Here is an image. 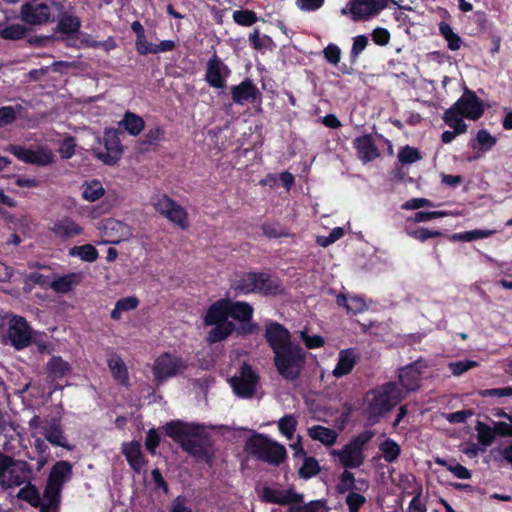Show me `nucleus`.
I'll list each match as a JSON object with an SVG mask.
<instances>
[{"label":"nucleus","instance_id":"1","mask_svg":"<svg viewBox=\"0 0 512 512\" xmlns=\"http://www.w3.org/2000/svg\"><path fill=\"white\" fill-rule=\"evenodd\" d=\"M291 337L283 324L272 320L265 324L264 338L274 354V367L289 382L300 377L306 360L305 351L299 344L293 343Z\"/></svg>","mask_w":512,"mask_h":512},{"label":"nucleus","instance_id":"2","mask_svg":"<svg viewBox=\"0 0 512 512\" xmlns=\"http://www.w3.org/2000/svg\"><path fill=\"white\" fill-rule=\"evenodd\" d=\"M162 429L183 451L197 461L211 464L213 440L203 424L176 419L167 422Z\"/></svg>","mask_w":512,"mask_h":512},{"label":"nucleus","instance_id":"3","mask_svg":"<svg viewBox=\"0 0 512 512\" xmlns=\"http://www.w3.org/2000/svg\"><path fill=\"white\" fill-rule=\"evenodd\" d=\"M404 398L396 382H386L369 389L363 396L362 411L370 425H376L381 418L394 409Z\"/></svg>","mask_w":512,"mask_h":512},{"label":"nucleus","instance_id":"4","mask_svg":"<svg viewBox=\"0 0 512 512\" xmlns=\"http://www.w3.org/2000/svg\"><path fill=\"white\" fill-rule=\"evenodd\" d=\"M203 324L212 327L206 335L208 344L222 342L234 333L236 325L229 320L228 298L218 299L207 308Z\"/></svg>","mask_w":512,"mask_h":512},{"label":"nucleus","instance_id":"5","mask_svg":"<svg viewBox=\"0 0 512 512\" xmlns=\"http://www.w3.org/2000/svg\"><path fill=\"white\" fill-rule=\"evenodd\" d=\"M244 450L252 457L273 466L281 465L287 458L286 448L262 433H254L245 442Z\"/></svg>","mask_w":512,"mask_h":512},{"label":"nucleus","instance_id":"6","mask_svg":"<svg viewBox=\"0 0 512 512\" xmlns=\"http://www.w3.org/2000/svg\"><path fill=\"white\" fill-rule=\"evenodd\" d=\"M33 477L32 466L27 461L14 459L0 451V486L3 489L19 487Z\"/></svg>","mask_w":512,"mask_h":512},{"label":"nucleus","instance_id":"7","mask_svg":"<svg viewBox=\"0 0 512 512\" xmlns=\"http://www.w3.org/2000/svg\"><path fill=\"white\" fill-rule=\"evenodd\" d=\"M374 437V432L365 430L353 437L341 450H334L345 469L359 468L365 461L364 448Z\"/></svg>","mask_w":512,"mask_h":512},{"label":"nucleus","instance_id":"8","mask_svg":"<svg viewBox=\"0 0 512 512\" xmlns=\"http://www.w3.org/2000/svg\"><path fill=\"white\" fill-rule=\"evenodd\" d=\"M186 369L187 364L182 358L169 352H164L155 359L152 372L155 380L158 383H162Z\"/></svg>","mask_w":512,"mask_h":512},{"label":"nucleus","instance_id":"9","mask_svg":"<svg viewBox=\"0 0 512 512\" xmlns=\"http://www.w3.org/2000/svg\"><path fill=\"white\" fill-rule=\"evenodd\" d=\"M152 205L159 214L178 225L181 229L184 230L188 227L187 211L167 195L164 194L156 197L153 199Z\"/></svg>","mask_w":512,"mask_h":512},{"label":"nucleus","instance_id":"10","mask_svg":"<svg viewBox=\"0 0 512 512\" xmlns=\"http://www.w3.org/2000/svg\"><path fill=\"white\" fill-rule=\"evenodd\" d=\"M6 337L16 350H22L31 344L32 329L24 317L13 315L8 321Z\"/></svg>","mask_w":512,"mask_h":512},{"label":"nucleus","instance_id":"11","mask_svg":"<svg viewBox=\"0 0 512 512\" xmlns=\"http://www.w3.org/2000/svg\"><path fill=\"white\" fill-rule=\"evenodd\" d=\"M258 382L259 375L248 363H243L240 367L239 376H234L230 381L233 392L241 398L253 397Z\"/></svg>","mask_w":512,"mask_h":512},{"label":"nucleus","instance_id":"12","mask_svg":"<svg viewBox=\"0 0 512 512\" xmlns=\"http://www.w3.org/2000/svg\"><path fill=\"white\" fill-rule=\"evenodd\" d=\"M7 151L27 164L44 167L54 162V155L52 151L44 147H39L38 149L33 150L21 145L10 144Z\"/></svg>","mask_w":512,"mask_h":512},{"label":"nucleus","instance_id":"13","mask_svg":"<svg viewBox=\"0 0 512 512\" xmlns=\"http://www.w3.org/2000/svg\"><path fill=\"white\" fill-rule=\"evenodd\" d=\"M460 112L462 117L476 121L482 117L485 111L483 101L476 95L473 90L464 89L460 98L452 105Z\"/></svg>","mask_w":512,"mask_h":512},{"label":"nucleus","instance_id":"14","mask_svg":"<svg viewBox=\"0 0 512 512\" xmlns=\"http://www.w3.org/2000/svg\"><path fill=\"white\" fill-rule=\"evenodd\" d=\"M428 363L425 359L419 358L412 363L399 369L398 379L401 386L407 391H416L420 387V381Z\"/></svg>","mask_w":512,"mask_h":512},{"label":"nucleus","instance_id":"15","mask_svg":"<svg viewBox=\"0 0 512 512\" xmlns=\"http://www.w3.org/2000/svg\"><path fill=\"white\" fill-rule=\"evenodd\" d=\"M230 74V68L214 52L207 61L205 81L213 88L222 89L226 86V79Z\"/></svg>","mask_w":512,"mask_h":512},{"label":"nucleus","instance_id":"16","mask_svg":"<svg viewBox=\"0 0 512 512\" xmlns=\"http://www.w3.org/2000/svg\"><path fill=\"white\" fill-rule=\"evenodd\" d=\"M389 0H350L349 10L354 21H367L387 7Z\"/></svg>","mask_w":512,"mask_h":512},{"label":"nucleus","instance_id":"17","mask_svg":"<svg viewBox=\"0 0 512 512\" xmlns=\"http://www.w3.org/2000/svg\"><path fill=\"white\" fill-rule=\"evenodd\" d=\"M260 499L265 503L287 505L303 502V494L296 492L293 488L279 490L265 486L261 491Z\"/></svg>","mask_w":512,"mask_h":512},{"label":"nucleus","instance_id":"18","mask_svg":"<svg viewBox=\"0 0 512 512\" xmlns=\"http://www.w3.org/2000/svg\"><path fill=\"white\" fill-rule=\"evenodd\" d=\"M103 139L106 152L99 153L98 158L106 165H114L121 159L123 154V147L118 132L114 129H108L104 132Z\"/></svg>","mask_w":512,"mask_h":512},{"label":"nucleus","instance_id":"19","mask_svg":"<svg viewBox=\"0 0 512 512\" xmlns=\"http://www.w3.org/2000/svg\"><path fill=\"white\" fill-rule=\"evenodd\" d=\"M231 96L234 103L243 105L245 103L254 104L261 101V93L258 87L249 78L244 79L238 85L231 87Z\"/></svg>","mask_w":512,"mask_h":512},{"label":"nucleus","instance_id":"20","mask_svg":"<svg viewBox=\"0 0 512 512\" xmlns=\"http://www.w3.org/2000/svg\"><path fill=\"white\" fill-rule=\"evenodd\" d=\"M50 16V7L45 3L38 5L26 3L21 7V19L30 25L47 23L50 20Z\"/></svg>","mask_w":512,"mask_h":512},{"label":"nucleus","instance_id":"21","mask_svg":"<svg viewBox=\"0 0 512 512\" xmlns=\"http://www.w3.org/2000/svg\"><path fill=\"white\" fill-rule=\"evenodd\" d=\"M353 146L357 151L359 159L364 163L371 162L380 157V151L371 134L356 137L353 141Z\"/></svg>","mask_w":512,"mask_h":512},{"label":"nucleus","instance_id":"22","mask_svg":"<svg viewBox=\"0 0 512 512\" xmlns=\"http://www.w3.org/2000/svg\"><path fill=\"white\" fill-rule=\"evenodd\" d=\"M255 286V293L262 296H276L282 292L281 281L264 271H256Z\"/></svg>","mask_w":512,"mask_h":512},{"label":"nucleus","instance_id":"23","mask_svg":"<svg viewBox=\"0 0 512 512\" xmlns=\"http://www.w3.org/2000/svg\"><path fill=\"white\" fill-rule=\"evenodd\" d=\"M73 476V466L69 461H57L50 469L47 482L63 489L66 482Z\"/></svg>","mask_w":512,"mask_h":512},{"label":"nucleus","instance_id":"24","mask_svg":"<svg viewBox=\"0 0 512 512\" xmlns=\"http://www.w3.org/2000/svg\"><path fill=\"white\" fill-rule=\"evenodd\" d=\"M122 453L124 454L131 469L135 472H140L147 462L141 450V443L137 440L124 443L122 446Z\"/></svg>","mask_w":512,"mask_h":512},{"label":"nucleus","instance_id":"25","mask_svg":"<svg viewBox=\"0 0 512 512\" xmlns=\"http://www.w3.org/2000/svg\"><path fill=\"white\" fill-rule=\"evenodd\" d=\"M229 318L240 323H248L253 318L254 309L245 301H233L228 298Z\"/></svg>","mask_w":512,"mask_h":512},{"label":"nucleus","instance_id":"26","mask_svg":"<svg viewBox=\"0 0 512 512\" xmlns=\"http://www.w3.org/2000/svg\"><path fill=\"white\" fill-rule=\"evenodd\" d=\"M256 271L241 272L231 283V289L237 294L248 295L255 293Z\"/></svg>","mask_w":512,"mask_h":512},{"label":"nucleus","instance_id":"27","mask_svg":"<svg viewBox=\"0 0 512 512\" xmlns=\"http://www.w3.org/2000/svg\"><path fill=\"white\" fill-rule=\"evenodd\" d=\"M51 231L61 239H69L82 234L83 228L70 218H64L54 223Z\"/></svg>","mask_w":512,"mask_h":512},{"label":"nucleus","instance_id":"28","mask_svg":"<svg viewBox=\"0 0 512 512\" xmlns=\"http://www.w3.org/2000/svg\"><path fill=\"white\" fill-rule=\"evenodd\" d=\"M81 28V20L77 16H73L64 11L59 14L56 31L60 34L66 35L67 39L70 36L77 34Z\"/></svg>","mask_w":512,"mask_h":512},{"label":"nucleus","instance_id":"29","mask_svg":"<svg viewBox=\"0 0 512 512\" xmlns=\"http://www.w3.org/2000/svg\"><path fill=\"white\" fill-rule=\"evenodd\" d=\"M82 279L80 273H68L63 276L54 277L50 284V288L57 293L66 294L77 286Z\"/></svg>","mask_w":512,"mask_h":512},{"label":"nucleus","instance_id":"30","mask_svg":"<svg viewBox=\"0 0 512 512\" xmlns=\"http://www.w3.org/2000/svg\"><path fill=\"white\" fill-rule=\"evenodd\" d=\"M356 357L352 349L341 350L337 364L332 372L336 378L348 375L356 365Z\"/></svg>","mask_w":512,"mask_h":512},{"label":"nucleus","instance_id":"31","mask_svg":"<svg viewBox=\"0 0 512 512\" xmlns=\"http://www.w3.org/2000/svg\"><path fill=\"white\" fill-rule=\"evenodd\" d=\"M308 435L313 440L319 441L326 446H332L338 437V434L334 429L321 425H314L310 427L308 429Z\"/></svg>","mask_w":512,"mask_h":512},{"label":"nucleus","instance_id":"32","mask_svg":"<svg viewBox=\"0 0 512 512\" xmlns=\"http://www.w3.org/2000/svg\"><path fill=\"white\" fill-rule=\"evenodd\" d=\"M108 367L112 373L113 378L121 385H127L129 381V374L126 364L117 354H113L107 360Z\"/></svg>","mask_w":512,"mask_h":512},{"label":"nucleus","instance_id":"33","mask_svg":"<svg viewBox=\"0 0 512 512\" xmlns=\"http://www.w3.org/2000/svg\"><path fill=\"white\" fill-rule=\"evenodd\" d=\"M336 303L340 307H344L347 313L357 315L367 309V305L362 297L351 296L347 297L344 294H339L336 298Z\"/></svg>","mask_w":512,"mask_h":512},{"label":"nucleus","instance_id":"34","mask_svg":"<svg viewBox=\"0 0 512 512\" xmlns=\"http://www.w3.org/2000/svg\"><path fill=\"white\" fill-rule=\"evenodd\" d=\"M464 117L460 115V112L455 109V107L451 106L447 110H445L442 119L446 125L452 128L456 133H466L468 126L463 120Z\"/></svg>","mask_w":512,"mask_h":512},{"label":"nucleus","instance_id":"35","mask_svg":"<svg viewBox=\"0 0 512 512\" xmlns=\"http://www.w3.org/2000/svg\"><path fill=\"white\" fill-rule=\"evenodd\" d=\"M120 125L131 136H138L145 127L143 118L131 111H126Z\"/></svg>","mask_w":512,"mask_h":512},{"label":"nucleus","instance_id":"36","mask_svg":"<svg viewBox=\"0 0 512 512\" xmlns=\"http://www.w3.org/2000/svg\"><path fill=\"white\" fill-rule=\"evenodd\" d=\"M81 189L82 198L88 202H95L105 194V189L102 183L97 179L85 181L82 184Z\"/></svg>","mask_w":512,"mask_h":512},{"label":"nucleus","instance_id":"37","mask_svg":"<svg viewBox=\"0 0 512 512\" xmlns=\"http://www.w3.org/2000/svg\"><path fill=\"white\" fill-rule=\"evenodd\" d=\"M71 371L70 364L60 356H52L47 363V372L50 377L60 379Z\"/></svg>","mask_w":512,"mask_h":512},{"label":"nucleus","instance_id":"38","mask_svg":"<svg viewBox=\"0 0 512 512\" xmlns=\"http://www.w3.org/2000/svg\"><path fill=\"white\" fill-rule=\"evenodd\" d=\"M45 439L54 446L68 448L66 438L59 422L54 421L44 431Z\"/></svg>","mask_w":512,"mask_h":512},{"label":"nucleus","instance_id":"39","mask_svg":"<svg viewBox=\"0 0 512 512\" xmlns=\"http://www.w3.org/2000/svg\"><path fill=\"white\" fill-rule=\"evenodd\" d=\"M25 484L17 493V498L29 503L34 508H38L42 502L39 490L31 483V480L25 482Z\"/></svg>","mask_w":512,"mask_h":512},{"label":"nucleus","instance_id":"40","mask_svg":"<svg viewBox=\"0 0 512 512\" xmlns=\"http://www.w3.org/2000/svg\"><path fill=\"white\" fill-rule=\"evenodd\" d=\"M497 143V138L493 136L487 129L478 130L472 143V148L482 152L490 151Z\"/></svg>","mask_w":512,"mask_h":512},{"label":"nucleus","instance_id":"41","mask_svg":"<svg viewBox=\"0 0 512 512\" xmlns=\"http://www.w3.org/2000/svg\"><path fill=\"white\" fill-rule=\"evenodd\" d=\"M139 300L135 296H127L120 298L115 303L114 309L111 311V318L118 321L122 317L123 312L134 310L138 307Z\"/></svg>","mask_w":512,"mask_h":512},{"label":"nucleus","instance_id":"42","mask_svg":"<svg viewBox=\"0 0 512 512\" xmlns=\"http://www.w3.org/2000/svg\"><path fill=\"white\" fill-rule=\"evenodd\" d=\"M69 255L90 263L95 262L99 257L98 250L92 244L74 246L69 249Z\"/></svg>","mask_w":512,"mask_h":512},{"label":"nucleus","instance_id":"43","mask_svg":"<svg viewBox=\"0 0 512 512\" xmlns=\"http://www.w3.org/2000/svg\"><path fill=\"white\" fill-rule=\"evenodd\" d=\"M439 32L441 36L446 40L447 46L451 51H457L460 49L463 41L461 37L453 31L450 24L441 22L439 24Z\"/></svg>","mask_w":512,"mask_h":512},{"label":"nucleus","instance_id":"44","mask_svg":"<svg viewBox=\"0 0 512 512\" xmlns=\"http://www.w3.org/2000/svg\"><path fill=\"white\" fill-rule=\"evenodd\" d=\"M262 233L268 239L286 238L290 236L288 228L282 226L279 222L266 221L261 225Z\"/></svg>","mask_w":512,"mask_h":512},{"label":"nucleus","instance_id":"45","mask_svg":"<svg viewBox=\"0 0 512 512\" xmlns=\"http://www.w3.org/2000/svg\"><path fill=\"white\" fill-rule=\"evenodd\" d=\"M62 490V488L47 482L43 492V499L45 501L43 504L52 506L53 510H59Z\"/></svg>","mask_w":512,"mask_h":512},{"label":"nucleus","instance_id":"46","mask_svg":"<svg viewBox=\"0 0 512 512\" xmlns=\"http://www.w3.org/2000/svg\"><path fill=\"white\" fill-rule=\"evenodd\" d=\"M28 29L21 24H10L0 28V38L6 40H20L27 36Z\"/></svg>","mask_w":512,"mask_h":512},{"label":"nucleus","instance_id":"47","mask_svg":"<svg viewBox=\"0 0 512 512\" xmlns=\"http://www.w3.org/2000/svg\"><path fill=\"white\" fill-rule=\"evenodd\" d=\"M475 430L477 431L478 441L480 444L484 446H490L494 440L496 435L495 428L490 427L484 422L477 421Z\"/></svg>","mask_w":512,"mask_h":512},{"label":"nucleus","instance_id":"48","mask_svg":"<svg viewBox=\"0 0 512 512\" xmlns=\"http://www.w3.org/2000/svg\"><path fill=\"white\" fill-rule=\"evenodd\" d=\"M380 450L383 458L388 463H393L398 459L401 453L400 446L393 439H386L380 444Z\"/></svg>","mask_w":512,"mask_h":512},{"label":"nucleus","instance_id":"49","mask_svg":"<svg viewBox=\"0 0 512 512\" xmlns=\"http://www.w3.org/2000/svg\"><path fill=\"white\" fill-rule=\"evenodd\" d=\"M336 490L339 494H344L347 491H349V493L354 492L355 490L361 491V487H357L354 474L346 469L340 476V481L336 486Z\"/></svg>","mask_w":512,"mask_h":512},{"label":"nucleus","instance_id":"50","mask_svg":"<svg viewBox=\"0 0 512 512\" xmlns=\"http://www.w3.org/2000/svg\"><path fill=\"white\" fill-rule=\"evenodd\" d=\"M234 22L243 27H250L258 21V16L253 10H235L232 14Z\"/></svg>","mask_w":512,"mask_h":512},{"label":"nucleus","instance_id":"51","mask_svg":"<svg viewBox=\"0 0 512 512\" xmlns=\"http://www.w3.org/2000/svg\"><path fill=\"white\" fill-rule=\"evenodd\" d=\"M176 43L174 40H163L159 44H152L148 42L145 48H143L140 55L158 54L162 52H169L174 50Z\"/></svg>","mask_w":512,"mask_h":512},{"label":"nucleus","instance_id":"52","mask_svg":"<svg viewBox=\"0 0 512 512\" xmlns=\"http://www.w3.org/2000/svg\"><path fill=\"white\" fill-rule=\"evenodd\" d=\"M328 508L324 500H313L304 505L290 506L288 512H327Z\"/></svg>","mask_w":512,"mask_h":512},{"label":"nucleus","instance_id":"53","mask_svg":"<svg viewBox=\"0 0 512 512\" xmlns=\"http://www.w3.org/2000/svg\"><path fill=\"white\" fill-rule=\"evenodd\" d=\"M297 428V420L293 415H285L278 421V429L282 435L292 439Z\"/></svg>","mask_w":512,"mask_h":512},{"label":"nucleus","instance_id":"54","mask_svg":"<svg viewBox=\"0 0 512 512\" xmlns=\"http://www.w3.org/2000/svg\"><path fill=\"white\" fill-rule=\"evenodd\" d=\"M320 472L318 461L314 457H308L304 460L300 470L299 476L303 479H310Z\"/></svg>","mask_w":512,"mask_h":512},{"label":"nucleus","instance_id":"55","mask_svg":"<svg viewBox=\"0 0 512 512\" xmlns=\"http://www.w3.org/2000/svg\"><path fill=\"white\" fill-rule=\"evenodd\" d=\"M368 37L366 35H358L353 38V44L350 51V63L355 65L359 55L366 49L368 45Z\"/></svg>","mask_w":512,"mask_h":512},{"label":"nucleus","instance_id":"56","mask_svg":"<svg viewBox=\"0 0 512 512\" xmlns=\"http://www.w3.org/2000/svg\"><path fill=\"white\" fill-rule=\"evenodd\" d=\"M478 366H479V363L477 361L468 360V359L450 362L448 364V367L454 376H461L465 372H467L473 368H476Z\"/></svg>","mask_w":512,"mask_h":512},{"label":"nucleus","instance_id":"57","mask_svg":"<svg viewBox=\"0 0 512 512\" xmlns=\"http://www.w3.org/2000/svg\"><path fill=\"white\" fill-rule=\"evenodd\" d=\"M407 233L410 237L420 242H425L430 238H436L443 235V233L439 230H430L428 228L423 227H419Z\"/></svg>","mask_w":512,"mask_h":512},{"label":"nucleus","instance_id":"58","mask_svg":"<svg viewBox=\"0 0 512 512\" xmlns=\"http://www.w3.org/2000/svg\"><path fill=\"white\" fill-rule=\"evenodd\" d=\"M131 29L136 34L135 47H136L137 53L140 55L143 48H145L146 45L148 44V41H147L146 35H145V30L139 21H134L131 24Z\"/></svg>","mask_w":512,"mask_h":512},{"label":"nucleus","instance_id":"59","mask_svg":"<svg viewBox=\"0 0 512 512\" xmlns=\"http://www.w3.org/2000/svg\"><path fill=\"white\" fill-rule=\"evenodd\" d=\"M249 42L253 49L261 51L272 42V39L268 35L261 36L259 29H254V31L249 34Z\"/></svg>","mask_w":512,"mask_h":512},{"label":"nucleus","instance_id":"60","mask_svg":"<svg viewBox=\"0 0 512 512\" xmlns=\"http://www.w3.org/2000/svg\"><path fill=\"white\" fill-rule=\"evenodd\" d=\"M421 159V155L416 148L406 146L398 153V160L402 164H411Z\"/></svg>","mask_w":512,"mask_h":512},{"label":"nucleus","instance_id":"61","mask_svg":"<svg viewBox=\"0 0 512 512\" xmlns=\"http://www.w3.org/2000/svg\"><path fill=\"white\" fill-rule=\"evenodd\" d=\"M478 396L487 397H512V386L501 388L482 389L477 391Z\"/></svg>","mask_w":512,"mask_h":512},{"label":"nucleus","instance_id":"62","mask_svg":"<svg viewBox=\"0 0 512 512\" xmlns=\"http://www.w3.org/2000/svg\"><path fill=\"white\" fill-rule=\"evenodd\" d=\"M323 55L329 64L337 66L341 59V49L336 44L330 43L324 48Z\"/></svg>","mask_w":512,"mask_h":512},{"label":"nucleus","instance_id":"63","mask_svg":"<svg viewBox=\"0 0 512 512\" xmlns=\"http://www.w3.org/2000/svg\"><path fill=\"white\" fill-rule=\"evenodd\" d=\"M346 505L348 506L349 512H359L360 508L366 503V498L356 492H350L346 499Z\"/></svg>","mask_w":512,"mask_h":512},{"label":"nucleus","instance_id":"64","mask_svg":"<svg viewBox=\"0 0 512 512\" xmlns=\"http://www.w3.org/2000/svg\"><path fill=\"white\" fill-rule=\"evenodd\" d=\"M160 441H161V438H160L158 431L155 428L149 429L146 434V439H145L146 450L151 455H155L156 449L159 446Z\"/></svg>","mask_w":512,"mask_h":512}]
</instances>
